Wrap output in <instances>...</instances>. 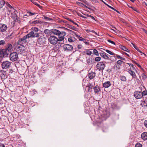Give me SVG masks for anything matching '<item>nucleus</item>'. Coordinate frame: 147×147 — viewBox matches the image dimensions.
I'll return each instance as SVG.
<instances>
[{"label":"nucleus","instance_id":"59","mask_svg":"<svg viewBox=\"0 0 147 147\" xmlns=\"http://www.w3.org/2000/svg\"><path fill=\"white\" fill-rule=\"evenodd\" d=\"M131 44L135 48V49H136V47H137L132 42L131 43Z\"/></svg>","mask_w":147,"mask_h":147},{"label":"nucleus","instance_id":"38","mask_svg":"<svg viewBox=\"0 0 147 147\" xmlns=\"http://www.w3.org/2000/svg\"><path fill=\"white\" fill-rule=\"evenodd\" d=\"M106 5H107V6L108 7H109V8H111V9H113V10H114V11H116V12H117L119 13L118 11H117V10H116L115 9V8H113V7H111V6L109 5H108L107 4H106Z\"/></svg>","mask_w":147,"mask_h":147},{"label":"nucleus","instance_id":"17","mask_svg":"<svg viewBox=\"0 0 147 147\" xmlns=\"http://www.w3.org/2000/svg\"><path fill=\"white\" fill-rule=\"evenodd\" d=\"M141 137L142 139L144 140H147V133L144 132L141 134Z\"/></svg>","mask_w":147,"mask_h":147},{"label":"nucleus","instance_id":"13","mask_svg":"<svg viewBox=\"0 0 147 147\" xmlns=\"http://www.w3.org/2000/svg\"><path fill=\"white\" fill-rule=\"evenodd\" d=\"M11 18L13 20V21L16 22L18 21V17L17 16V14L15 12L11 13Z\"/></svg>","mask_w":147,"mask_h":147},{"label":"nucleus","instance_id":"36","mask_svg":"<svg viewBox=\"0 0 147 147\" xmlns=\"http://www.w3.org/2000/svg\"><path fill=\"white\" fill-rule=\"evenodd\" d=\"M32 3H33L36 5L38 7H39L40 8L41 7V6L38 3L35 1H33L32 2Z\"/></svg>","mask_w":147,"mask_h":147},{"label":"nucleus","instance_id":"61","mask_svg":"<svg viewBox=\"0 0 147 147\" xmlns=\"http://www.w3.org/2000/svg\"><path fill=\"white\" fill-rule=\"evenodd\" d=\"M0 147H5V146L3 144H0Z\"/></svg>","mask_w":147,"mask_h":147},{"label":"nucleus","instance_id":"43","mask_svg":"<svg viewBox=\"0 0 147 147\" xmlns=\"http://www.w3.org/2000/svg\"><path fill=\"white\" fill-rule=\"evenodd\" d=\"M135 147H142V145L140 143H137L135 145Z\"/></svg>","mask_w":147,"mask_h":147},{"label":"nucleus","instance_id":"28","mask_svg":"<svg viewBox=\"0 0 147 147\" xmlns=\"http://www.w3.org/2000/svg\"><path fill=\"white\" fill-rule=\"evenodd\" d=\"M31 30L32 31H33L36 33H37L38 31V28L36 27H35L32 28Z\"/></svg>","mask_w":147,"mask_h":147},{"label":"nucleus","instance_id":"24","mask_svg":"<svg viewBox=\"0 0 147 147\" xmlns=\"http://www.w3.org/2000/svg\"><path fill=\"white\" fill-rule=\"evenodd\" d=\"M5 4V3L4 0H0V9L3 7Z\"/></svg>","mask_w":147,"mask_h":147},{"label":"nucleus","instance_id":"5","mask_svg":"<svg viewBox=\"0 0 147 147\" xmlns=\"http://www.w3.org/2000/svg\"><path fill=\"white\" fill-rule=\"evenodd\" d=\"M12 63L9 61H3L2 63V67L3 69H9L11 67Z\"/></svg>","mask_w":147,"mask_h":147},{"label":"nucleus","instance_id":"26","mask_svg":"<svg viewBox=\"0 0 147 147\" xmlns=\"http://www.w3.org/2000/svg\"><path fill=\"white\" fill-rule=\"evenodd\" d=\"M110 114L109 112H106V114H104L102 115L103 117H104V119L105 120L107 117L109 116Z\"/></svg>","mask_w":147,"mask_h":147},{"label":"nucleus","instance_id":"42","mask_svg":"<svg viewBox=\"0 0 147 147\" xmlns=\"http://www.w3.org/2000/svg\"><path fill=\"white\" fill-rule=\"evenodd\" d=\"M68 20L71 22L72 23H73V24H75L76 25H77L78 27H79V26L78 25V24L77 23H76L74 22V21H73L72 20L70 19H69V18L68 19Z\"/></svg>","mask_w":147,"mask_h":147},{"label":"nucleus","instance_id":"12","mask_svg":"<svg viewBox=\"0 0 147 147\" xmlns=\"http://www.w3.org/2000/svg\"><path fill=\"white\" fill-rule=\"evenodd\" d=\"M7 28V26L3 24H0V32H4L6 31Z\"/></svg>","mask_w":147,"mask_h":147},{"label":"nucleus","instance_id":"25","mask_svg":"<svg viewBox=\"0 0 147 147\" xmlns=\"http://www.w3.org/2000/svg\"><path fill=\"white\" fill-rule=\"evenodd\" d=\"M113 68L116 70H117L120 69V67L119 65L115 64L113 67Z\"/></svg>","mask_w":147,"mask_h":147},{"label":"nucleus","instance_id":"3","mask_svg":"<svg viewBox=\"0 0 147 147\" xmlns=\"http://www.w3.org/2000/svg\"><path fill=\"white\" fill-rule=\"evenodd\" d=\"M18 55L17 53L13 52L11 53L9 55V59L10 60L14 62L18 61Z\"/></svg>","mask_w":147,"mask_h":147},{"label":"nucleus","instance_id":"47","mask_svg":"<svg viewBox=\"0 0 147 147\" xmlns=\"http://www.w3.org/2000/svg\"><path fill=\"white\" fill-rule=\"evenodd\" d=\"M5 43V41L4 40H0V45H3Z\"/></svg>","mask_w":147,"mask_h":147},{"label":"nucleus","instance_id":"56","mask_svg":"<svg viewBox=\"0 0 147 147\" xmlns=\"http://www.w3.org/2000/svg\"><path fill=\"white\" fill-rule=\"evenodd\" d=\"M135 49L137 50L140 53H142V52L137 47Z\"/></svg>","mask_w":147,"mask_h":147},{"label":"nucleus","instance_id":"20","mask_svg":"<svg viewBox=\"0 0 147 147\" xmlns=\"http://www.w3.org/2000/svg\"><path fill=\"white\" fill-rule=\"evenodd\" d=\"M5 4L8 7H9L11 9V11L12 12H15L16 11V10L8 2L5 3Z\"/></svg>","mask_w":147,"mask_h":147},{"label":"nucleus","instance_id":"53","mask_svg":"<svg viewBox=\"0 0 147 147\" xmlns=\"http://www.w3.org/2000/svg\"><path fill=\"white\" fill-rule=\"evenodd\" d=\"M128 7H129L133 9L134 11H136L137 12V9L136 8L133 7H131V6H128Z\"/></svg>","mask_w":147,"mask_h":147},{"label":"nucleus","instance_id":"62","mask_svg":"<svg viewBox=\"0 0 147 147\" xmlns=\"http://www.w3.org/2000/svg\"><path fill=\"white\" fill-rule=\"evenodd\" d=\"M84 43H85V44L87 45H88L89 44V42L86 41H84Z\"/></svg>","mask_w":147,"mask_h":147},{"label":"nucleus","instance_id":"48","mask_svg":"<svg viewBox=\"0 0 147 147\" xmlns=\"http://www.w3.org/2000/svg\"><path fill=\"white\" fill-rule=\"evenodd\" d=\"M133 61L135 64L136 65L139 67H140L141 68L142 67H141V66L138 63H137L136 61Z\"/></svg>","mask_w":147,"mask_h":147},{"label":"nucleus","instance_id":"64","mask_svg":"<svg viewBox=\"0 0 147 147\" xmlns=\"http://www.w3.org/2000/svg\"><path fill=\"white\" fill-rule=\"evenodd\" d=\"M125 54L126 55H127V56L128 57H130V56H129V54H127V53H125Z\"/></svg>","mask_w":147,"mask_h":147},{"label":"nucleus","instance_id":"7","mask_svg":"<svg viewBox=\"0 0 147 147\" xmlns=\"http://www.w3.org/2000/svg\"><path fill=\"white\" fill-rule=\"evenodd\" d=\"M28 37L30 38L32 37V38L38 37L39 34L33 31H31L28 34H27Z\"/></svg>","mask_w":147,"mask_h":147},{"label":"nucleus","instance_id":"6","mask_svg":"<svg viewBox=\"0 0 147 147\" xmlns=\"http://www.w3.org/2000/svg\"><path fill=\"white\" fill-rule=\"evenodd\" d=\"M105 67V64L102 61L98 63L96 66V68L99 71L101 70H103L104 69Z\"/></svg>","mask_w":147,"mask_h":147},{"label":"nucleus","instance_id":"37","mask_svg":"<svg viewBox=\"0 0 147 147\" xmlns=\"http://www.w3.org/2000/svg\"><path fill=\"white\" fill-rule=\"evenodd\" d=\"M127 64L129 65L130 67L132 68V69H135V68L134 67V65L130 63H127Z\"/></svg>","mask_w":147,"mask_h":147},{"label":"nucleus","instance_id":"18","mask_svg":"<svg viewBox=\"0 0 147 147\" xmlns=\"http://www.w3.org/2000/svg\"><path fill=\"white\" fill-rule=\"evenodd\" d=\"M95 76V73L92 72L89 73L88 74V76L90 79H92Z\"/></svg>","mask_w":147,"mask_h":147},{"label":"nucleus","instance_id":"34","mask_svg":"<svg viewBox=\"0 0 147 147\" xmlns=\"http://www.w3.org/2000/svg\"><path fill=\"white\" fill-rule=\"evenodd\" d=\"M64 28V30H66L69 32H71L72 33L75 34L76 35H77L75 32H74L71 30H70L68 28Z\"/></svg>","mask_w":147,"mask_h":147},{"label":"nucleus","instance_id":"33","mask_svg":"<svg viewBox=\"0 0 147 147\" xmlns=\"http://www.w3.org/2000/svg\"><path fill=\"white\" fill-rule=\"evenodd\" d=\"M93 53L95 55H96L97 56H99V53L97 50H96L95 49H94Z\"/></svg>","mask_w":147,"mask_h":147},{"label":"nucleus","instance_id":"55","mask_svg":"<svg viewBox=\"0 0 147 147\" xmlns=\"http://www.w3.org/2000/svg\"><path fill=\"white\" fill-rule=\"evenodd\" d=\"M90 32L94 33L96 35H98L97 33L94 30H91V31H90Z\"/></svg>","mask_w":147,"mask_h":147},{"label":"nucleus","instance_id":"57","mask_svg":"<svg viewBox=\"0 0 147 147\" xmlns=\"http://www.w3.org/2000/svg\"><path fill=\"white\" fill-rule=\"evenodd\" d=\"M79 16H80L82 17L83 18H84V19H86L87 18L86 17L84 16H83L81 14H80V15H79Z\"/></svg>","mask_w":147,"mask_h":147},{"label":"nucleus","instance_id":"4","mask_svg":"<svg viewBox=\"0 0 147 147\" xmlns=\"http://www.w3.org/2000/svg\"><path fill=\"white\" fill-rule=\"evenodd\" d=\"M17 51L21 54H24L26 52V48L23 45L18 46L16 49Z\"/></svg>","mask_w":147,"mask_h":147},{"label":"nucleus","instance_id":"41","mask_svg":"<svg viewBox=\"0 0 147 147\" xmlns=\"http://www.w3.org/2000/svg\"><path fill=\"white\" fill-rule=\"evenodd\" d=\"M101 60V57H97L95 58V61H96L98 62L100 61Z\"/></svg>","mask_w":147,"mask_h":147},{"label":"nucleus","instance_id":"54","mask_svg":"<svg viewBox=\"0 0 147 147\" xmlns=\"http://www.w3.org/2000/svg\"><path fill=\"white\" fill-rule=\"evenodd\" d=\"M82 45H79L78 46V49H80L82 47Z\"/></svg>","mask_w":147,"mask_h":147},{"label":"nucleus","instance_id":"46","mask_svg":"<svg viewBox=\"0 0 147 147\" xmlns=\"http://www.w3.org/2000/svg\"><path fill=\"white\" fill-rule=\"evenodd\" d=\"M142 93V97L143 96H145L147 94V92L145 91H144Z\"/></svg>","mask_w":147,"mask_h":147},{"label":"nucleus","instance_id":"9","mask_svg":"<svg viewBox=\"0 0 147 147\" xmlns=\"http://www.w3.org/2000/svg\"><path fill=\"white\" fill-rule=\"evenodd\" d=\"M29 38L27 36V35L25 36H24L22 38L19 39L18 41V45H22V44H23L24 43H25L26 42V39L28 38Z\"/></svg>","mask_w":147,"mask_h":147},{"label":"nucleus","instance_id":"19","mask_svg":"<svg viewBox=\"0 0 147 147\" xmlns=\"http://www.w3.org/2000/svg\"><path fill=\"white\" fill-rule=\"evenodd\" d=\"M94 92L98 94L100 91V89L98 86H96L93 88Z\"/></svg>","mask_w":147,"mask_h":147},{"label":"nucleus","instance_id":"52","mask_svg":"<svg viewBox=\"0 0 147 147\" xmlns=\"http://www.w3.org/2000/svg\"><path fill=\"white\" fill-rule=\"evenodd\" d=\"M32 23L33 24H38L39 23V21L37 20H35L33 21Z\"/></svg>","mask_w":147,"mask_h":147},{"label":"nucleus","instance_id":"40","mask_svg":"<svg viewBox=\"0 0 147 147\" xmlns=\"http://www.w3.org/2000/svg\"><path fill=\"white\" fill-rule=\"evenodd\" d=\"M142 79L143 80H145L147 78L146 76L143 73L142 74Z\"/></svg>","mask_w":147,"mask_h":147},{"label":"nucleus","instance_id":"27","mask_svg":"<svg viewBox=\"0 0 147 147\" xmlns=\"http://www.w3.org/2000/svg\"><path fill=\"white\" fill-rule=\"evenodd\" d=\"M13 48L12 45L10 44H8L7 45V49L8 51L11 50Z\"/></svg>","mask_w":147,"mask_h":147},{"label":"nucleus","instance_id":"31","mask_svg":"<svg viewBox=\"0 0 147 147\" xmlns=\"http://www.w3.org/2000/svg\"><path fill=\"white\" fill-rule=\"evenodd\" d=\"M120 80L123 81H126V78L124 76H121L120 77Z\"/></svg>","mask_w":147,"mask_h":147},{"label":"nucleus","instance_id":"39","mask_svg":"<svg viewBox=\"0 0 147 147\" xmlns=\"http://www.w3.org/2000/svg\"><path fill=\"white\" fill-rule=\"evenodd\" d=\"M86 53L89 55H90L92 53V52L90 51H89V50H87L86 52Z\"/></svg>","mask_w":147,"mask_h":147},{"label":"nucleus","instance_id":"16","mask_svg":"<svg viewBox=\"0 0 147 147\" xmlns=\"http://www.w3.org/2000/svg\"><path fill=\"white\" fill-rule=\"evenodd\" d=\"M111 85V83L110 81L105 82L103 84V86L105 88H108Z\"/></svg>","mask_w":147,"mask_h":147},{"label":"nucleus","instance_id":"63","mask_svg":"<svg viewBox=\"0 0 147 147\" xmlns=\"http://www.w3.org/2000/svg\"><path fill=\"white\" fill-rule=\"evenodd\" d=\"M116 57L119 59H120L121 57L119 55H117Z\"/></svg>","mask_w":147,"mask_h":147},{"label":"nucleus","instance_id":"29","mask_svg":"<svg viewBox=\"0 0 147 147\" xmlns=\"http://www.w3.org/2000/svg\"><path fill=\"white\" fill-rule=\"evenodd\" d=\"M76 37H77L78 38L79 40L80 41H84L85 40H86L84 38H83L80 36L78 35H76Z\"/></svg>","mask_w":147,"mask_h":147},{"label":"nucleus","instance_id":"51","mask_svg":"<svg viewBox=\"0 0 147 147\" xmlns=\"http://www.w3.org/2000/svg\"><path fill=\"white\" fill-rule=\"evenodd\" d=\"M44 18L46 20H50L51 19V18H48L47 17H46L45 16H44Z\"/></svg>","mask_w":147,"mask_h":147},{"label":"nucleus","instance_id":"50","mask_svg":"<svg viewBox=\"0 0 147 147\" xmlns=\"http://www.w3.org/2000/svg\"><path fill=\"white\" fill-rule=\"evenodd\" d=\"M123 61L121 60H118L117 61V64L119 65H121L123 63Z\"/></svg>","mask_w":147,"mask_h":147},{"label":"nucleus","instance_id":"60","mask_svg":"<svg viewBox=\"0 0 147 147\" xmlns=\"http://www.w3.org/2000/svg\"><path fill=\"white\" fill-rule=\"evenodd\" d=\"M141 55L143 56V57H145L146 56V55L144 53H143L142 52V53H140Z\"/></svg>","mask_w":147,"mask_h":147},{"label":"nucleus","instance_id":"21","mask_svg":"<svg viewBox=\"0 0 147 147\" xmlns=\"http://www.w3.org/2000/svg\"><path fill=\"white\" fill-rule=\"evenodd\" d=\"M76 40V38L74 37H70L68 38V40L70 42H73Z\"/></svg>","mask_w":147,"mask_h":147},{"label":"nucleus","instance_id":"10","mask_svg":"<svg viewBox=\"0 0 147 147\" xmlns=\"http://www.w3.org/2000/svg\"><path fill=\"white\" fill-rule=\"evenodd\" d=\"M134 96L136 99H140L142 97V93L141 92L137 91L134 93Z\"/></svg>","mask_w":147,"mask_h":147},{"label":"nucleus","instance_id":"14","mask_svg":"<svg viewBox=\"0 0 147 147\" xmlns=\"http://www.w3.org/2000/svg\"><path fill=\"white\" fill-rule=\"evenodd\" d=\"M99 54L100 56L105 59L108 60L109 59V57L108 55L105 52H101L99 53Z\"/></svg>","mask_w":147,"mask_h":147},{"label":"nucleus","instance_id":"23","mask_svg":"<svg viewBox=\"0 0 147 147\" xmlns=\"http://www.w3.org/2000/svg\"><path fill=\"white\" fill-rule=\"evenodd\" d=\"M76 3L79 6L81 7H83V6L85 7H86L88 8V9H90L88 7L86 6V5L82 3H81L79 2H76Z\"/></svg>","mask_w":147,"mask_h":147},{"label":"nucleus","instance_id":"2","mask_svg":"<svg viewBox=\"0 0 147 147\" xmlns=\"http://www.w3.org/2000/svg\"><path fill=\"white\" fill-rule=\"evenodd\" d=\"M51 32L54 35L58 36L59 37H61L63 38L62 39L64 40V36L66 35V32L64 31L60 32L58 30L55 29L51 30Z\"/></svg>","mask_w":147,"mask_h":147},{"label":"nucleus","instance_id":"58","mask_svg":"<svg viewBox=\"0 0 147 147\" xmlns=\"http://www.w3.org/2000/svg\"><path fill=\"white\" fill-rule=\"evenodd\" d=\"M144 125L146 127H147V120H146L144 121Z\"/></svg>","mask_w":147,"mask_h":147},{"label":"nucleus","instance_id":"35","mask_svg":"<svg viewBox=\"0 0 147 147\" xmlns=\"http://www.w3.org/2000/svg\"><path fill=\"white\" fill-rule=\"evenodd\" d=\"M106 51L111 55H115V54L114 53L112 52L111 51L108 50H106Z\"/></svg>","mask_w":147,"mask_h":147},{"label":"nucleus","instance_id":"11","mask_svg":"<svg viewBox=\"0 0 147 147\" xmlns=\"http://www.w3.org/2000/svg\"><path fill=\"white\" fill-rule=\"evenodd\" d=\"M7 51L5 49L0 50V57L2 58L5 57L7 55Z\"/></svg>","mask_w":147,"mask_h":147},{"label":"nucleus","instance_id":"22","mask_svg":"<svg viewBox=\"0 0 147 147\" xmlns=\"http://www.w3.org/2000/svg\"><path fill=\"white\" fill-rule=\"evenodd\" d=\"M120 48L122 50H123L126 51L127 52H129V50L127 48L124 46L121 45Z\"/></svg>","mask_w":147,"mask_h":147},{"label":"nucleus","instance_id":"45","mask_svg":"<svg viewBox=\"0 0 147 147\" xmlns=\"http://www.w3.org/2000/svg\"><path fill=\"white\" fill-rule=\"evenodd\" d=\"M27 13L28 15V16H32L35 14V13H32L30 12H28Z\"/></svg>","mask_w":147,"mask_h":147},{"label":"nucleus","instance_id":"8","mask_svg":"<svg viewBox=\"0 0 147 147\" xmlns=\"http://www.w3.org/2000/svg\"><path fill=\"white\" fill-rule=\"evenodd\" d=\"M63 47L64 50L67 51H71L73 49V46L68 44H65Z\"/></svg>","mask_w":147,"mask_h":147},{"label":"nucleus","instance_id":"30","mask_svg":"<svg viewBox=\"0 0 147 147\" xmlns=\"http://www.w3.org/2000/svg\"><path fill=\"white\" fill-rule=\"evenodd\" d=\"M69 28L72 30H74L75 31H77L78 30V29L77 28L72 26H69Z\"/></svg>","mask_w":147,"mask_h":147},{"label":"nucleus","instance_id":"32","mask_svg":"<svg viewBox=\"0 0 147 147\" xmlns=\"http://www.w3.org/2000/svg\"><path fill=\"white\" fill-rule=\"evenodd\" d=\"M51 32V30H49L48 29H46L44 30V32L46 34L49 35Z\"/></svg>","mask_w":147,"mask_h":147},{"label":"nucleus","instance_id":"44","mask_svg":"<svg viewBox=\"0 0 147 147\" xmlns=\"http://www.w3.org/2000/svg\"><path fill=\"white\" fill-rule=\"evenodd\" d=\"M85 15L88 17H90L92 19H93L94 20H95V19L94 17L93 16H92L91 15H88V14Z\"/></svg>","mask_w":147,"mask_h":147},{"label":"nucleus","instance_id":"15","mask_svg":"<svg viewBox=\"0 0 147 147\" xmlns=\"http://www.w3.org/2000/svg\"><path fill=\"white\" fill-rule=\"evenodd\" d=\"M127 72L130 74L133 78H136V76L135 72L132 71L131 69H129Z\"/></svg>","mask_w":147,"mask_h":147},{"label":"nucleus","instance_id":"1","mask_svg":"<svg viewBox=\"0 0 147 147\" xmlns=\"http://www.w3.org/2000/svg\"><path fill=\"white\" fill-rule=\"evenodd\" d=\"M63 38L61 37H59V38L53 36H50L48 38L49 42L51 44L55 45L57 44L58 41L61 42L63 40Z\"/></svg>","mask_w":147,"mask_h":147},{"label":"nucleus","instance_id":"49","mask_svg":"<svg viewBox=\"0 0 147 147\" xmlns=\"http://www.w3.org/2000/svg\"><path fill=\"white\" fill-rule=\"evenodd\" d=\"M107 41L111 43L112 44H113V45H115V42H114L113 41H111V40H107Z\"/></svg>","mask_w":147,"mask_h":147}]
</instances>
